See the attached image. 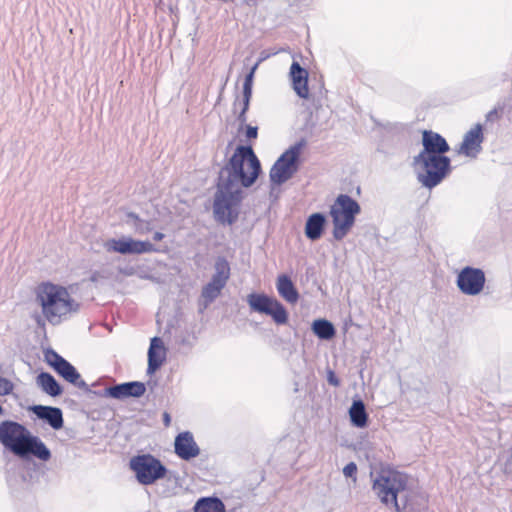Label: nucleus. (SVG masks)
I'll use <instances>...</instances> for the list:
<instances>
[{
  "label": "nucleus",
  "mask_w": 512,
  "mask_h": 512,
  "mask_svg": "<svg viewBox=\"0 0 512 512\" xmlns=\"http://www.w3.org/2000/svg\"><path fill=\"white\" fill-rule=\"evenodd\" d=\"M261 172V163L252 146H237L217 177L212 206L216 222L233 225L238 220L242 188L251 187Z\"/></svg>",
  "instance_id": "f257e3e1"
},
{
  "label": "nucleus",
  "mask_w": 512,
  "mask_h": 512,
  "mask_svg": "<svg viewBox=\"0 0 512 512\" xmlns=\"http://www.w3.org/2000/svg\"><path fill=\"white\" fill-rule=\"evenodd\" d=\"M372 490L386 506L395 512H426L423 494L408 486V476L398 471H381L373 478Z\"/></svg>",
  "instance_id": "f03ea898"
},
{
  "label": "nucleus",
  "mask_w": 512,
  "mask_h": 512,
  "mask_svg": "<svg viewBox=\"0 0 512 512\" xmlns=\"http://www.w3.org/2000/svg\"><path fill=\"white\" fill-rule=\"evenodd\" d=\"M0 443L21 459L34 456L46 462L51 458V451L45 443L16 421L5 420L0 423Z\"/></svg>",
  "instance_id": "7ed1b4c3"
},
{
  "label": "nucleus",
  "mask_w": 512,
  "mask_h": 512,
  "mask_svg": "<svg viewBox=\"0 0 512 512\" xmlns=\"http://www.w3.org/2000/svg\"><path fill=\"white\" fill-rule=\"evenodd\" d=\"M45 318L53 325L62 317L79 310V303L71 298L66 288L51 283L42 285L37 293Z\"/></svg>",
  "instance_id": "20e7f679"
},
{
  "label": "nucleus",
  "mask_w": 512,
  "mask_h": 512,
  "mask_svg": "<svg viewBox=\"0 0 512 512\" xmlns=\"http://www.w3.org/2000/svg\"><path fill=\"white\" fill-rule=\"evenodd\" d=\"M361 212L359 203L347 194H339L330 207L333 223V237L342 240L355 223L356 216Z\"/></svg>",
  "instance_id": "39448f33"
},
{
  "label": "nucleus",
  "mask_w": 512,
  "mask_h": 512,
  "mask_svg": "<svg viewBox=\"0 0 512 512\" xmlns=\"http://www.w3.org/2000/svg\"><path fill=\"white\" fill-rule=\"evenodd\" d=\"M413 164L421 166L423 172L418 173L417 180L428 189L439 185L451 172V160L448 156L416 155Z\"/></svg>",
  "instance_id": "423d86ee"
},
{
  "label": "nucleus",
  "mask_w": 512,
  "mask_h": 512,
  "mask_svg": "<svg viewBox=\"0 0 512 512\" xmlns=\"http://www.w3.org/2000/svg\"><path fill=\"white\" fill-rule=\"evenodd\" d=\"M305 145L306 141L301 139L280 155L270 169L269 177L272 184H284L299 170L300 155Z\"/></svg>",
  "instance_id": "0eeeda50"
},
{
  "label": "nucleus",
  "mask_w": 512,
  "mask_h": 512,
  "mask_svg": "<svg viewBox=\"0 0 512 512\" xmlns=\"http://www.w3.org/2000/svg\"><path fill=\"white\" fill-rule=\"evenodd\" d=\"M129 467L134 472L139 484L148 486L163 479L168 469L152 454H140L133 456L129 461Z\"/></svg>",
  "instance_id": "6e6552de"
},
{
  "label": "nucleus",
  "mask_w": 512,
  "mask_h": 512,
  "mask_svg": "<svg viewBox=\"0 0 512 512\" xmlns=\"http://www.w3.org/2000/svg\"><path fill=\"white\" fill-rule=\"evenodd\" d=\"M247 303L252 311L270 316L277 325H284L288 322L286 308L273 297L253 292L247 296Z\"/></svg>",
  "instance_id": "1a4fd4ad"
},
{
  "label": "nucleus",
  "mask_w": 512,
  "mask_h": 512,
  "mask_svg": "<svg viewBox=\"0 0 512 512\" xmlns=\"http://www.w3.org/2000/svg\"><path fill=\"white\" fill-rule=\"evenodd\" d=\"M485 272L481 268L463 267L457 274L456 285L461 293L468 296L479 295L485 286Z\"/></svg>",
  "instance_id": "9d476101"
},
{
  "label": "nucleus",
  "mask_w": 512,
  "mask_h": 512,
  "mask_svg": "<svg viewBox=\"0 0 512 512\" xmlns=\"http://www.w3.org/2000/svg\"><path fill=\"white\" fill-rule=\"evenodd\" d=\"M107 247L108 250L123 255L144 254L159 251L151 242L136 240L131 237L111 239L107 243Z\"/></svg>",
  "instance_id": "9b49d317"
},
{
  "label": "nucleus",
  "mask_w": 512,
  "mask_h": 512,
  "mask_svg": "<svg viewBox=\"0 0 512 512\" xmlns=\"http://www.w3.org/2000/svg\"><path fill=\"white\" fill-rule=\"evenodd\" d=\"M146 392V385L140 381L124 382L104 389L102 396L116 400L140 398Z\"/></svg>",
  "instance_id": "f8f14e48"
},
{
  "label": "nucleus",
  "mask_w": 512,
  "mask_h": 512,
  "mask_svg": "<svg viewBox=\"0 0 512 512\" xmlns=\"http://www.w3.org/2000/svg\"><path fill=\"white\" fill-rule=\"evenodd\" d=\"M422 146H423V149L420 151V153L418 155L446 156L445 154L450 151V146H449L448 142L446 141V139L439 133L433 132L431 130L423 131Z\"/></svg>",
  "instance_id": "ddd939ff"
},
{
  "label": "nucleus",
  "mask_w": 512,
  "mask_h": 512,
  "mask_svg": "<svg viewBox=\"0 0 512 512\" xmlns=\"http://www.w3.org/2000/svg\"><path fill=\"white\" fill-rule=\"evenodd\" d=\"M484 140L483 127L477 123L473 128L465 133L463 141L458 149V153L467 157L475 158L482 150Z\"/></svg>",
  "instance_id": "4468645a"
},
{
  "label": "nucleus",
  "mask_w": 512,
  "mask_h": 512,
  "mask_svg": "<svg viewBox=\"0 0 512 512\" xmlns=\"http://www.w3.org/2000/svg\"><path fill=\"white\" fill-rule=\"evenodd\" d=\"M29 410L54 430H59L64 425L63 412L58 407L33 405L29 407Z\"/></svg>",
  "instance_id": "2eb2a0df"
},
{
  "label": "nucleus",
  "mask_w": 512,
  "mask_h": 512,
  "mask_svg": "<svg viewBox=\"0 0 512 512\" xmlns=\"http://www.w3.org/2000/svg\"><path fill=\"white\" fill-rule=\"evenodd\" d=\"M175 453L183 460H191L200 454L193 435L189 431L179 433L174 442Z\"/></svg>",
  "instance_id": "dca6fc26"
},
{
  "label": "nucleus",
  "mask_w": 512,
  "mask_h": 512,
  "mask_svg": "<svg viewBox=\"0 0 512 512\" xmlns=\"http://www.w3.org/2000/svg\"><path fill=\"white\" fill-rule=\"evenodd\" d=\"M289 75L296 94L300 98L307 99L309 96L308 71L303 68L299 62L293 61L290 66Z\"/></svg>",
  "instance_id": "f3484780"
},
{
  "label": "nucleus",
  "mask_w": 512,
  "mask_h": 512,
  "mask_svg": "<svg viewBox=\"0 0 512 512\" xmlns=\"http://www.w3.org/2000/svg\"><path fill=\"white\" fill-rule=\"evenodd\" d=\"M326 222V216L323 213L311 214L306 220L305 236L311 241L320 239L325 230Z\"/></svg>",
  "instance_id": "a211bd4d"
},
{
  "label": "nucleus",
  "mask_w": 512,
  "mask_h": 512,
  "mask_svg": "<svg viewBox=\"0 0 512 512\" xmlns=\"http://www.w3.org/2000/svg\"><path fill=\"white\" fill-rule=\"evenodd\" d=\"M61 377H63L67 382L75 385L76 387L90 392L89 386L87 383L81 379V375L77 371V369L67 360H65L62 364H60L56 369H54Z\"/></svg>",
  "instance_id": "6ab92c4d"
},
{
  "label": "nucleus",
  "mask_w": 512,
  "mask_h": 512,
  "mask_svg": "<svg viewBox=\"0 0 512 512\" xmlns=\"http://www.w3.org/2000/svg\"><path fill=\"white\" fill-rule=\"evenodd\" d=\"M279 295L288 303L295 304L299 299V293L289 276H278L276 283Z\"/></svg>",
  "instance_id": "aec40b11"
},
{
  "label": "nucleus",
  "mask_w": 512,
  "mask_h": 512,
  "mask_svg": "<svg viewBox=\"0 0 512 512\" xmlns=\"http://www.w3.org/2000/svg\"><path fill=\"white\" fill-rule=\"evenodd\" d=\"M163 342L158 337H153L151 339L150 347L148 350V368H147V374H153L155 373L163 364L164 356H161L159 353H157V349L161 350L163 349Z\"/></svg>",
  "instance_id": "412c9836"
},
{
  "label": "nucleus",
  "mask_w": 512,
  "mask_h": 512,
  "mask_svg": "<svg viewBox=\"0 0 512 512\" xmlns=\"http://www.w3.org/2000/svg\"><path fill=\"white\" fill-rule=\"evenodd\" d=\"M37 385L43 392L51 397L60 396L63 392L62 386L58 383L55 377L48 372H41L36 378Z\"/></svg>",
  "instance_id": "4be33fe9"
},
{
  "label": "nucleus",
  "mask_w": 512,
  "mask_h": 512,
  "mask_svg": "<svg viewBox=\"0 0 512 512\" xmlns=\"http://www.w3.org/2000/svg\"><path fill=\"white\" fill-rule=\"evenodd\" d=\"M350 422L354 427L365 428L368 424V413L361 399L353 400L349 408Z\"/></svg>",
  "instance_id": "5701e85b"
},
{
  "label": "nucleus",
  "mask_w": 512,
  "mask_h": 512,
  "mask_svg": "<svg viewBox=\"0 0 512 512\" xmlns=\"http://www.w3.org/2000/svg\"><path fill=\"white\" fill-rule=\"evenodd\" d=\"M311 330L321 340H330L336 334L334 325L326 319L314 320Z\"/></svg>",
  "instance_id": "b1692460"
},
{
  "label": "nucleus",
  "mask_w": 512,
  "mask_h": 512,
  "mask_svg": "<svg viewBox=\"0 0 512 512\" xmlns=\"http://www.w3.org/2000/svg\"><path fill=\"white\" fill-rule=\"evenodd\" d=\"M194 512H225V506L218 497H203L196 502Z\"/></svg>",
  "instance_id": "393cba45"
},
{
  "label": "nucleus",
  "mask_w": 512,
  "mask_h": 512,
  "mask_svg": "<svg viewBox=\"0 0 512 512\" xmlns=\"http://www.w3.org/2000/svg\"><path fill=\"white\" fill-rule=\"evenodd\" d=\"M225 285L221 283L210 280L201 291V299L203 309H206L212 302H214L218 296L221 294L222 289Z\"/></svg>",
  "instance_id": "a878e982"
},
{
  "label": "nucleus",
  "mask_w": 512,
  "mask_h": 512,
  "mask_svg": "<svg viewBox=\"0 0 512 512\" xmlns=\"http://www.w3.org/2000/svg\"><path fill=\"white\" fill-rule=\"evenodd\" d=\"M230 277V265L225 257H217L211 280L226 285Z\"/></svg>",
  "instance_id": "bb28decb"
},
{
  "label": "nucleus",
  "mask_w": 512,
  "mask_h": 512,
  "mask_svg": "<svg viewBox=\"0 0 512 512\" xmlns=\"http://www.w3.org/2000/svg\"><path fill=\"white\" fill-rule=\"evenodd\" d=\"M251 97H252V95L243 94L242 109L237 116V120H238L241 128L245 125V123L247 121L246 113L249 110Z\"/></svg>",
  "instance_id": "cd10ccee"
},
{
  "label": "nucleus",
  "mask_w": 512,
  "mask_h": 512,
  "mask_svg": "<svg viewBox=\"0 0 512 512\" xmlns=\"http://www.w3.org/2000/svg\"><path fill=\"white\" fill-rule=\"evenodd\" d=\"M45 358L48 364L53 367V369H56L60 364H62L66 359L63 358L61 355H59L57 352H55L52 349L47 350L45 353Z\"/></svg>",
  "instance_id": "c85d7f7f"
},
{
  "label": "nucleus",
  "mask_w": 512,
  "mask_h": 512,
  "mask_svg": "<svg viewBox=\"0 0 512 512\" xmlns=\"http://www.w3.org/2000/svg\"><path fill=\"white\" fill-rule=\"evenodd\" d=\"M14 384L7 378L0 376V395L6 396L12 393Z\"/></svg>",
  "instance_id": "c756f323"
},
{
  "label": "nucleus",
  "mask_w": 512,
  "mask_h": 512,
  "mask_svg": "<svg viewBox=\"0 0 512 512\" xmlns=\"http://www.w3.org/2000/svg\"><path fill=\"white\" fill-rule=\"evenodd\" d=\"M254 76L252 73H247L243 83V94L252 95Z\"/></svg>",
  "instance_id": "7c9ffc66"
},
{
  "label": "nucleus",
  "mask_w": 512,
  "mask_h": 512,
  "mask_svg": "<svg viewBox=\"0 0 512 512\" xmlns=\"http://www.w3.org/2000/svg\"><path fill=\"white\" fill-rule=\"evenodd\" d=\"M502 111H503L502 106H497V107L493 108L491 111H489L486 114V117H485L486 122L498 121L501 118Z\"/></svg>",
  "instance_id": "2f4dec72"
},
{
  "label": "nucleus",
  "mask_w": 512,
  "mask_h": 512,
  "mask_svg": "<svg viewBox=\"0 0 512 512\" xmlns=\"http://www.w3.org/2000/svg\"><path fill=\"white\" fill-rule=\"evenodd\" d=\"M356 473H357V465L354 462H349L343 468V474L347 478H353L354 480H356Z\"/></svg>",
  "instance_id": "473e14b6"
},
{
  "label": "nucleus",
  "mask_w": 512,
  "mask_h": 512,
  "mask_svg": "<svg viewBox=\"0 0 512 512\" xmlns=\"http://www.w3.org/2000/svg\"><path fill=\"white\" fill-rule=\"evenodd\" d=\"M245 136L248 140H252V139H256L257 136H258V127L257 126H252V125H247L245 123Z\"/></svg>",
  "instance_id": "72a5a7b5"
},
{
  "label": "nucleus",
  "mask_w": 512,
  "mask_h": 512,
  "mask_svg": "<svg viewBox=\"0 0 512 512\" xmlns=\"http://www.w3.org/2000/svg\"><path fill=\"white\" fill-rule=\"evenodd\" d=\"M327 381L334 387H338L340 385V380L333 370L327 371Z\"/></svg>",
  "instance_id": "f704fd0d"
},
{
  "label": "nucleus",
  "mask_w": 512,
  "mask_h": 512,
  "mask_svg": "<svg viewBox=\"0 0 512 512\" xmlns=\"http://www.w3.org/2000/svg\"><path fill=\"white\" fill-rule=\"evenodd\" d=\"M127 217L129 219H132L135 222V226H136L137 230H142V225L144 224V221L142 219H140L136 213L130 212L127 214Z\"/></svg>",
  "instance_id": "c9c22d12"
},
{
  "label": "nucleus",
  "mask_w": 512,
  "mask_h": 512,
  "mask_svg": "<svg viewBox=\"0 0 512 512\" xmlns=\"http://www.w3.org/2000/svg\"><path fill=\"white\" fill-rule=\"evenodd\" d=\"M164 237H165V235L162 232H155L153 235V240L161 241Z\"/></svg>",
  "instance_id": "e433bc0d"
},
{
  "label": "nucleus",
  "mask_w": 512,
  "mask_h": 512,
  "mask_svg": "<svg viewBox=\"0 0 512 512\" xmlns=\"http://www.w3.org/2000/svg\"><path fill=\"white\" fill-rule=\"evenodd\" d=\"M100 278V273L98 271H95L91 274L90 276V281L91 282H97Z\"/></svg>",
  "instance_id": "4c0bfd02"
},
{
  "label": "nucleus",
  "mask_w": 512,
  "mask_h": 512,
  "mask_svg": "<svg viewBox=\"0 0 512 512\" xmlns=\"http://www.w3.org/2000/svg\"><path fill=\"white\" fill-rule=\"evenodd\" d=\"M262 59H259L249 70L248 73H252L253 75H255V72L259 66V64L261 63Z\"/></svg>",
  "instance_id": "58836bf2"
},
{
  "label": "nucleus",
  "mask_w": 512,
  "mask_h": 512,
  "mask_svg": "<svg viewBox=\"0 0 512 512\" xmlns=\"http://www.w3.org/2000/svg\"><path fill=\"white\" fill-rule=\"evenodd\" d=\"M163 420H164L165 426H169L171 418H170V415L167 412H165L163 414Z\"/></svg>",
  "instance_id": "ea45409f"
},
{
  "label": "nucleus",
  "mask_w": 512,
  "mask_h": 512,
  "mask_svg": "<svg viewBox=\"0 0 512 512\" xmlns=\"http://www.w3.org/2000/svg\"><path fill=\"white\" fill-rule=\"evenodd\" d=\"M35 320H36V322H37V324H38V325H44V322H43V320H42L41 316L37 315V316L35 317Z\"/></svg>",
  "instance_id": "a19ab883"
}]
</instances>
